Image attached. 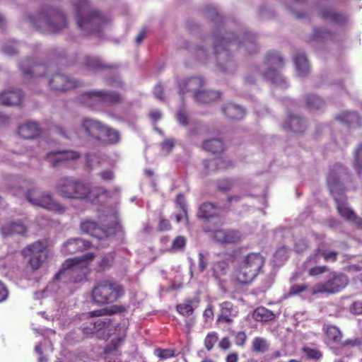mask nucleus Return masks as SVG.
Wrapping results in <instances>:
<instances>
[{"mask_svg":"<svg viewBox=\"0 0 362 362\" xmlns=\"http://www.w3.org/2000/svg\"><path fill=\"white\" fill-rule=\"evenodd\" d=\"M354 159L359 170L362 169V143L354 151Z\"/></svg>","mask_w":362,"mask_h":362,"instance_id":"nucleus-59","label":"nucleus"},{"mask_svg":"<svg viewBox=\"0 0 362 362\" xmlns=\"http://www.w3.org/2000/svg\"><path fill=\"white\" fill-rule=\"evenodd\" d=\"M95 257L93 253L87 252L83 255L66 260L64 268L54 276V279L64 284H75L83 281L86 276L87 264Z\"/></svg>","mask_w":362,"mask_h":362,"instance_id":"nucleus-3","label":"nucleus"},{"mask_svg":"<svg viewBox=\"0 0 362 362\" xmlns=\"http://www.w3.org/2000/svg\"><path fill=\"white\" fill-rule=\"evenodd\" d=\"M124 310V308L122 306L115 305L110 308H104L102 309L90 311L88 313V316L90 317H100V316L111 315L116 313H121Z\"/></svg>","mask_w":362,"mask_h":362,"instance_id":"nucleus-39","label":"nucleus"},{"mask_svg":"<svg viewBox=\"0 0 362 362\" xmlns=\"http://www.w3.org/2000/svg\"><path fill=\"white\" fill-rule=\"evenodd\" d=\"M45 21L49 30L53 33H57L67 26L66 16L59 11L53 10L49 16L45 18Z\"/></svg>","mask_w":362,"mask_h":362,"instance_id":"nucleus-20","label":"nucleus"},{"mask_svg":"<svg viewBox=\"0 0 362 362\" xmlns=\"http://www.w3.org/2000/svg\"><path fill=\"white\" fill-rule=\"evenodd\" d=\"M21 253L23 257L28 259V264L33 271L39 269L48 257L47 245L42 240L27 245Z\"/></svg>","mask_w":362,"mask_h":362,"instance_id":"nucleus-10","label":"nucleus"},{"mask_svg":"<svg viewBox=\"0 0 362 362\" xmlns=\"http://www.w3.org/2000/svg\"><path fill=\"white\" fill-rule=\"evenodd\" d=\"M90 247L89 241L81 238H72L63 245L62 250L66 255L81 252Z\"/></svg>","mask_w":362,"mask_h":362,"instance_id":"nucleus-25","label":"nucleus"},{"mask_svg":"<svg viewBox=\"0 0 362 362\" xmlns=\"http://www.w3.org/2000/svg\"><path fill=\"white\" fill-rule=\"evenodd\" d=\"M81 230L98 240L107 239L115 234V228L109 227L103 228L100 227L96 222L85 221L81 223Z\"/></svg>","mask_w":362,"mask_h":362,"instance_id":"nucleus-15","label":"nucleus"},{"mask_svg":"<svg viewBox=\"0 0 362 362\" xmlns=\"http://www.w3.org/2000/svg\"><path fill=\"white\" fill-rule=\"evenodd\" d=\"M203 148L205 151L216 154L223 152L225 149V146L221 139H212L206 140L203 144Z\"/></svg>","mask_w":362,"mask_h":362,"instance_id":"nucleus-35","label":"nucleus"},{"mask_svg":"<svg viewBox=\"0 0 362 362\" xmlns=\"http://www.w3.org/2000/svg\"><path fill=\"white\" fill-rule=\"evenodd\" d=\"M154 354L160 360H166L175 356V350L172 349L158 348L154 350Z\"/></svg>","mask_w":362,"mask_h":362,"instance_id":"nucleus-52","label":"nucleus"},{"mask_svg":"<svg viewBox=\"0 0 362 362\" xmlns=\"http://www.w3.org/2000/svg\"><path fill=\"white\" fill-rule=\"evenodd\" d=\"M243 198V196L241 195H231L228 196L226 199V202L225 204L224 208L226 210L229 211L231 207V204L233 202L238 203Z\"/></svg>","mask_w":362,"mask_h":362,"instance_id":"nucleus-63","label":"nucleus"},{"mask_svg":"<svg viewBox=\"0 0 362 362\" xmlns=\"http://www.w3.org/2000/svg\"><path fill=\"white\" fill-rule=\"evenodd\" d=\"M345 172V169L340 163L334 164L329 168L327 175V185L332 196L344 194L345 190L341 185L339 176Z\"/></svg>","mask_w":362,"mask_h":362,"instance_id":"nucleus-14","label":"nucleus"},{"mask_svg":"<svg viewBox=\"0 0 362 362\" xmlns=\"http://www.w3.org/2000/svg\"><path fill=\"white\" fill-rule=\"evenodd\" d=\"M247 340V335L244 332H238L235 336V343L239 346H243Z\"/></svg>","mask_w":362,"mask_h":362,"instance_id":"nucleus-64","label":"nucleus"},{"mask_svg":"<svg viewBox=\"0 0 362 362\" xmlns=\"http://www.w3.org/2000/svg\"><path fill=\"white\" fill-rule=\"evenodd\" d=\"M327 337L334 343H339L342 339V333L340 329L334 325H327L323 328Z\"/></svg>","mask_w":362,"mask_h":362,"instance_id":"nucleus-38","label":"nucleus"},{"mask_svg":"<svg viewBox=\"0 0 362 362\" xmlns=\"http://www.w3.org/2000/svg\"><path fill=\"white\" fill-rule=\"evenodd\" d=\"M318 251L321 252L322 257L325 262H335L337 260L339 252L327 250L326 243L324 242L318 244Z\"/></svg>","mask_w":362,"mask_h":362,"instance_id":"nucleus-45","label":"nucleus"},{"mask_svg":"<svg viewBox=\"0 0 362 362\" xmlns=\"http://www.w3.org/2000/svg\"><path fill=\"white\" fill-rule=\"evenodd\" d=\"M332 37L333 33L330 30L321 28H315L310 36V40L313 41L322 42L327 40H332Z\"/></svg>","mask_w":362,"mask_h":362,"instance_id":"nucleus-40","label":"nucleus"},{"mask_svg":"<svg viewBox=\"0 0 362 362\" xmlns=\"http://www.w3.org/2000/svg\"><path fill=\"white\" fill-rule=\"evenodd\" d=\"M308 285H306L305 284H293L289 288L288 295L291 296L298 295L300 293L306 291L308 289Z\"/></svg>","mask_w":362,"mask_h":362,"instance_id":"nucleus-57","label":"nucleus"},{"mask_svg":"<svg viewBox=\"0 0 362 362\" xmlns=\"http://www.w3.org/2000/svg\"><path fill=\"white\" fill-rule=\"evenodd\" d=\"M175 202L176 204V207L183 213L185 219L188 221L187 207L186 204V199L184 194H177Z\"/></svg>","mask_w":362,"mask_h":362,"instance_id":"nucleus-51","label":"nucleus"},{"mask_svg":"<svg viewBox=\"0 0 362 362\" xmlns=\"http://www.w3.org/2000/svg\"><path fill=\"white\" fill-rule=\"evenodd\" d=\"M308 269V274L310 276H318L328 271V267L322 266H311Z\"/></svg>","mask_w":362,"mask_h":362,"instance_id":"nucleus-55","label":"nucleus"},{"mask_svg":"<svg viewBox=\"0 0 362 362\" xmlns=\"http://www.w3.org/2000/svg\"><path fill=\"white\" fill-rule=\"evenodd\" d=\"M284 130L294 134H303L307 128L306 120L296 115H289L283 124Z\"/></svg>","mask_w":362,"mask_h":362,"instance_id":"nucleus-21","label":"nucleus"},{"mask_svg":"<svg viewBox=\"0 0 362 362\" xmlns=\"http://www.w3.org/2000/svg\"><path fill=\"white\" fill-rule=\"evenodd\" d=\"M81 86V83L61 74H53L49 81V88L55 91H66Z\"/></svg>","mask_w":362,"mask_h":362,"instance_id":"nucleus-16","label":"nucleus"},{"mask_svg":"<svg viewBox=\"0 0 362 362\" xmlns=\"http://www.w3.org/2000/svg\"><path fill=\"white\" fill-rule=\"evenodd\" d=\"M221 97V93L218 91L212 90H200L194 94V100L202 104H207L218 100Z\"/></svg>","mask_w":362,"mask_h":362,"instance_id":"nucleus-31","label":"nucleus"},{"mask_svg":"<svg viewBox=\"0 0 362 362\" xmlns=\"http://www.w3.org/2000/svg\"><path fill=\"white\" fill-rule=\"evenodd\" d=\"M265 263V258L259 252H250L240 262L235 273L236 281L241 284L252 282L259 274Z\"/></svg>","mask_w":362,"mask_h":362,"instance_id":"nucleus-5","label":"nucleus"},{"mask_svg":"<svg viewBox=\"0 0 362 362\" xmlns=\"http://www.w3.org/2000/svg\"><path fill=\"white\" fill-rule=\"evenodd\" d=\"M336 119L349 126L361 125V118L356 112L343 111L336 117Z\"/></svg>","mask_w":362,"mask_h":362,"instance_id":"nucleus-30","label":"nucleus"},{"mask_svg":"<svg viewBox=\"0 0 362 362\" xmlns=\"http://www.w3.org/2000/svg\"><path fill=\"white\" fill-rule=\"evenodd\" d=\"M81 127L90 139L103 144L116 145L121 140L118 130L100 120L84 118L81 122Z\"/></svg>","mask_w":362,"mask_h":362,"instance_id":"nucleus-4","label":"nucleus"},{"mask_svg":"<svg viewBox=\"0 0 362 362\" xmlns=\"http://www.w3.org/2000/svg\"><path fill=\"white\" fill-rule=\"evenodd\" d=\"M74 9L77 26L85 35L100 33L109 22L107 16L91 8L88 0H74Z\"/></svg>","mask_w":362,"mask_h":362,"instance_id":"nucleus-2","label":"nucleus"},{"mask_svg":"<svg viewBox=\"0 0 362 362\" xmlns=\"http://www.w3.org/2000/svg\"><path fill=\"white\" fill-rule=\"evenodd\" d=\"M214 239L221 244H236L243 240L240 230L233 228H220L214 232Z\"/></svg>","mask_w":362,"mask_h":362,"instance_id":"nucleus-17","label":"nucleus"},{"mask_svg":"<svg viewBox=\"0 0 362 362\" xmlns=\"http://www.w3.org/2000/svg\"><path fill=\"white\" fill-rule=\"evenodd\" d=\"M83 103L90 107L95 108L102 105H115L122 101V96L115 91L91 90L82 95Z\"/></svg>","mask_w":362,"mask_h":362,"instance_id":"nucleus-9","label":"nucleus"},{"mask_svg":"<svg viewBox=\"0 0 362 362\" xmlns=\"http://www.w3.org/2000/svg\"><path fill=\"white\" fill-rule=\"evenodd\" d=\"M1 231L4 235H20L24 236L28 233V226L23 221H12L3 225Z\"/></svg>","mask_w":362,"mask_h":362,"instance_id":"nucleus-23","label":"nucleus"},{"mask_svg":"<svg viewBox=\"0 0 362 362\" xmlns=\"http://www.w3.org/2000/svg\"><path fill=\"white\" fill-rule=\"evenodd\" d=\"M88 192L86 194V197L84 198L90 201H94L95 199L99 198L102 195H105L107 197L108 192L107 189L103 187H90V185L87 183Z\"/></svg>","mask_w":362,"mask_h":362,"instance_id":"nucleus-46","label":"nucleus"},{"mask_svg":"<svg viewBox=\"0 0 362 362\" xmlns=\"http://www.w3.org/2000/svg\"><path fill=\"white\" fill-rule=\"evenodd\" d=\"M320 16L324 20H329L335 24L344 23L346 18L342 13H336L330 9H322L320 11Z\"/></svg>","mask_w":362,"mask_h":362,"instance_id":"nucleus-34","label":"nucleus"},{"mask_svg":"<svg viewBox=\"0 0 362 362\" xmlns=\"http://www.w3.org/2000/svg\"><path fill=\"white\" fill-rule=\"evenodd\" d=\"M269 345L267 341L262 337H255L251 346L252 351L264 354L268 351Z\"/></svg>","mask_w":362,"mask_h":362,"instance_id":"nucleus-44","label":"nucleus"},{"mask_svg":"<svg viewBox=\"0 0 362 362\" xmlns=\"http://www.w3.org/2000/svg\"><path fill=\"white\" fill-rule=\"evenodd\" d=\"M220 312L218 315L217 321L230 324L233 319L238 315V307L230 301H223L219 304Z\"/></svg>","mask_w":362,"mask_h":362,"instance_id":"nucleus-19","label":"nucleus"},{"mask_svg":"<svg viewBox=\"0 0 362 362\" xmlns=\"http://www.w3.org/2000/svg\"><path fill=\"white\" fill-rule=\"evenodd\" d=\"M110 324V320L108 318L96 319L90 322V325L93 326L95 332L105 329L109 327Z\"/></svg>","mask_w":362,"mask_h":362,"instance_id":"nucleus-54","label":"nucleus"},{"mask_svg":"<svg viewBox=\"0 0 362 362\" xmlns=\"http://www.w3.org/2000/svg\"><path fill=\"white\" fill-rule=\"evenodd\" d=\"M218 337L217 333L212 332L206 334L204 340V345L207 351H211L217 343Z\"/></svg>","mask_w":362,"mask_h":362,"instance_id":"nucleus-50","label":"nucleus"},{"mask_svg":"<svg viewBox=\"0 0 362 362\" xmlns=\"http://www.w3.org/2000/svg\"><path fill=\"white\" fill-rule=\"evenodd\" d=\"M41 130L35 122H28L18 127V134L26 139H35L40 134Z\"/></svg>","mask_w":362,"mask_h":362,"instance_id":"nucleus-29","label":"nucleus"},{"mask_svg":"<svg viewBox=\"0 0 362 362\" xmlns=\"http://www.w3.org/2000/svg\"><path fill=\"white\" fill-rule=\"evenodd\" d=\"M80 156L81 154L77 151L66 150L49 152L47 154L46 158L52 167H57L65 162L75 160Z\"/></svg>","mask_w":362,"mask_h":362,"instance_id":"nucleus-18","label":"nucleus"},{"mask_svg":"<svg viewBox=\"0 0 362 362\" xmlns=\"http://www.w3.org/2000/svg\"><path fill=\"white\" fill-rule=\"evenodd\" d=\"M211 165H216V168L212 170H228L233 167V162L230 160L221 157L216 158L211 161L206 160V169L209 171Z\"/></svg>","mask_w":362,"mask_h":362,"instance_id":"nucleus-36","label":"nucleus"},{"mask_svg":"<svg viewBox=\"0 0 362 362\" xmlns=\"http://www.w3.org/2000/svg\"><path fill=\"white\" fill-rule=\"evenodd\" d=\"M222 112L226 117L230 120L238 121L244 118L245 110L240 105L228 103L222 107Z\"/></svg>","mask_w":362,"mask_h":362,"instance_id":"nucleus-28","label":"nucleus"},{"mask_svg":"<svg viewBox=\"0 0 362 362\" xmlns=\"http://www.w3.org/2000/svg\"><path fill=\"white\" fill-rule=\"evenodd\" d=\"M274 314L272 311L264 307H258L252 314L253 318L258 322H268L274 318Z\"/></svg>","mask_w":362,"mask_h":362,"instance_id":"nucleus-37","label":"nucleus"},{"mask_svg":"<svg viewBox=\"0 0 362 362\" xmlns=\"http://www.w3.org/2000/svg\"><path fill=\"white\" fill-rule=\"evenodd\" d=\"M349 283V280L346 274L334 272L330 273L329 278L326 281L316 284L312 288L311 294H335L344 289Z\"/></svg>","mask_w":362,"mask_h":362,"instance_id":"nucleus-8","label":"nucleus"},{"mask_svg":"<svg viewBox=\"0 0 362 362\" xmlns=\"http://www.w3.org/2000/svg\"><path fill=\"white\" fill-rule=\"evenodd\" d=\"M124 295L122 286L113 281L102 280L92 289V299L97 305H106L116 302Z\"/></svg>","mask_w":362,"mask_h":362,"instance_id":"nucleus-6","label":"nucleus"},{"mask_svg":"<svg viewBox=\"0 0 362 362\" xmlns=\"http://www.w3.org/2000/svg\"><path fill=\"white\" fill-rule=\"evenodd\" d=\"M197 216L200 219L209 221L218 217V208L211 202H204L199 206Z\"/></svg>","mask_w":362,"mask_h":362,"instance_id":"nucleus-27","label":"nucleus"},{"mask_svg":"<svg viewBox=\"0 0 362 362\" xmlns=\"http://www.w3.org/2000/svg\"><path fill=\"white\" fill-rule=\"evenodd\" d=\"M234 184V180L223 179L218 181L216 187L219 191L226 192L233 189Z\"/></svg>","mask_w":362,"mask_h":362,"instance_id":"nucleus-53","label":"nucleus"},{"mask_svg":"<svg viewBox=\"0 0 362 362\" xmlns=\"http://www.w3.org/2000/svg\"><path fill=\"white\" fill-rule=\"evenodd\" d=\"M322 257L321 252L318 251V245L305 259L303 263L304 268H309L311 266L317 264Z\"/></svg>","mask_w":362,"mask_h":362,"instance_id":"nucleus-49","label":"nucleus"},{"mask_svg":"<svg viewBox=\"0 0 362 362\" xmlns=\"http://www.w3.org/2000/svg\"><path fill=\"white\" fill-rule=\"evenodd\" d=\"M55 190L64 199H84L88 192L87 183L70 177H64L57 180Z\"/></svg>","mask_w":362,"mask_h":362,"instance_id":"nucleus-7","label":"nucleus"},{"mask_svg":"<svg viewBox=\"0 0 362 362\" xmlns=\"http://www.w3.org/2000/svg\"><path fill=\"white\" fill-rule=\"evenodd\" d=\"M83 64L88 70L90 71L113 68L112 66L104 63L100 59L92 57H86L83 61Z\"/></svg>","mask_w":362,"mask_h":362,"instance_id":"nucleus-33","label":"nucleus"},{"mask_svg":"<svg viewBox=\"0 0 362 362\" xmlns=\"http://www.w3.org/2000/svg\"><path fill=\"white\" fill-rule=\"evenodd\" d=\"M185 49L189 50L195 57L200 60L207 58L206 50L202 46L187 44Z\"/></svg>","mask_w":362,"mask_h":362,"instance_id":"nucleus-48","label":"nucleus"},{"mask_svg":"<svg viewBox=\"0 0 362 362\" xmlns=\"http://www.w3.org/2000/svg\"><path fill=\"white\" fill-rule=\"evenodd\" d=\"M171 223L170 221L167 218H161L159 221L158 225V230L163 232L166 230H170L171 229Z\"/></svg>","mask_w":362,"mask_h":362,"instance_id":"nucleus-62","label":"nucleus"},{"mask_svg":"<svg viewBox=\"0 0 362 362\" xmlns=\"http://www.w3.org/2000/svg\"><path fill=\"white\" fill-rule=\"evenodd\" d=\"M20 67L24 76L30 77L44 76L47 69V66L45 64L31 62L30 59H27L23 62Z\"/></svg>","mask_w":362,"mask_h":362,"instance_id":"nucleus-22","label":"nucleus"},{"mask_svg":"<svg viewBox=\"0 0 362 362\" xmlns=\"http://www.w3.org/2000/svg\"><path fill=\"white\" fill-rule=\"evenodd\" d=\"M264 62L269 68L262 74L263 77L275 84H285V78L277 71V69L281 68L284 65L282 57L276 52H269Z\"/></svg>","mask_w":362,"mask_h":362,"instance_id":"nucleus-12","label":"nucleus"},{"mask_svg":"<svg viewBox=\"0 0 362 362\" xmlns=\"http://www.w3.org/2000/svg\"><path fill=\"white\" fill-rule=\"evenodd\" d=\"M308 248V241L306 238H302L298 239L294 244L295 250L300 253Z\"/></svg>","mask_w":362,"mask_h":362,"instance_id":"nucleus-58","label":"nucleus"},{"mask_svg":"<svg viewBox=\"0 0 362 362\" xmlns=\"http://www.w3.org/2000/svg\"><path fill=\"white\" fill-rule=\"evenodd\" d=\"M187 243L185 237L182 235L177 236L173 241L171 247L173 250H182Z\"/></svg>","mask_w":362,"mask_h":362,"instance_id":"nucleus-56","label":"nucleus"},{"mask_svg":"<svg viewBox=\"0 0 362 362\" xmlns=\"http://www.w3.org/2000/svg\"><path fill=\"white\" fill-rule=\"evenodd\" d=\"M336 209L339 215L345 221L351 223L358 229H362V218L358 216L355 211L349 206L347 197L345 194L333 196Z\"/></svg>","mask_w":362,"mask_h":362,"instance_id":"nucleus-13","label":"nucleus"},{"mask_svg":"<svg viewBox=\"0 0 362 362\" xmlns=\"http://www.w3.org/2000/svg\"><path fill=\"white\" fill-rule=\"evenodd\" d=\"M350 311L354 315H362V300L353 302L350 305Z\"/></svg>","mask_w":362,"mask_h":362,"instance_id":"nucleus-61","label":"nucleus"},{"mask_svg":"<svg viewBox=\"0 0 362 362\" xmlns=\"http://www.w3.org/2000/svg\"><path fill=\"white\" fill-rule=\"evenodd\" d=\"M301 351L305 356L306 359L311 360L315 362L319 361L323 357L322 352L315 347L305 346L301 349Z\"/></svg>","mask_w":362,"mask_h":362,"instance_id":"nucleus-42","label":"nucleus"},{"mask_svg":"<svg viewBox=\"0 0 362 362\" xmlns=\"http://www.w3.org/2000/svg\"><path fill=\"white\" fill-rule=\"evenodd\" d=\"M228 263L226 260L222 259L213 263L212 272L213 276L216 279H220L221 276L226 274L228 270Z\"/></svg>","mask_w":362,"mask_h":362,"instance_id":"nucleus-41","label":"nucleus"},{"mask_svg":"<svg viewBox=\"0 0 362 362\" xmlns=\"http://www.w3.org/2000/svg\"><path fill=\"white\" fill-rule=\"evenodd\" d=\"M23 98L19 89L4 91L0 93V104L7 106L18 105Z\"/></svg>","mask_w":362,"mask_h":362,"instance_id":"nucleus-26","label":"nucleus"},{"mask_svg":"<svg viewBox=\"0 0 362 362\" xmlns=\"http://www.w3.org/2000/svg\"><path fill=\"white\" fill-rule=\"evenodd\" d=\"M294 63L297 73L299 76H305L309 73V63L303 53L298 52L295 54Z\"/></svg>","mask_w":362,"mask_h":362,"instance_id":"nucleus-32","label":"nucleus"},{"mask_svg":"<svg viewBox=\"0 0 362 362\" xmlns=\"http://www.w3.org/2000/svg\"><path fill=\"white\" fill-rule=\"evenodd\" d=\"M204 85V81L202 77L194 76L183 80L179 84V88L181 93L185 94L188 92H199L200 88Z\"/></svg>","mask_w":362,"mask_h":362,"instance_id":"nucleus-24","label":"nucleus"},{"mask_svg":"<svg viewBox=\"0 0 362 362\" xmlns=\"http://www.w3.org/2000/svg\"><path fill=\"white\" fill-rule=\"evenodd\" d=\"M176 119L180 124L182 126H187L189 124L188 117L186 112L184 110H180L176 114Z\"/></svg>","mask_w":362,"mask_h":362,"instance_id":"nucleus-60","label":"nucleus"},{"mask_svg":"<svg viewBox=\"0 0 362 362\" xmlns=\"http://www.w3.org/2000/svg\"><path fill=\"white\" fill-rule=\"evenodd\" d=\"M212 38L214 54L218 66L223 70L225 69V64L230 60L231 56L228 52L230 47L234 45L239 48L243 47L250 54L255 53L257 50L255 36L250 33H245L241 40L231 33H214Z\"/></svg>","mask_w":362,"mask_h":362,"instance_id":"nucleus-1","label":"nucleus"},{"mask_svg":"<svg viewBox=\"0 0 362 362\" xmlns=\"http://www.w3.org/2000/svg\"><path fill=\"white\" fill-rule=\"evenodd\" d=\"M25 197L32 204L41 206L58 214L65 211V207L56 201L50 193L39 194L38 191L28 189Z\"/></svg>","mask_w":362,"mask_h":362,"instance_id":"nucleus-11","label":"nucleus"},{"mask_svg":"<svg viewBox=\"0 0 362 362\" xmlns=\"http://www.w3.org/2000/svg\"><path fill=\"white\" fill-rule=\"evenodd\" d=\"M305 102L307 107L310 109H319L324 105V101L315 95H307L305 98Z\"/></svg>","mask_w":362,"mask_h":362,"instance_id":"nucleus-47","label":"nucleus"},{"mask_svg":"<svg viewBox=\"0 0 362 362\" xmlns=\"http://www.w3.org/2000/svg\"><path fill=\"white\" fill-rule=\"evenodd\" d=\"M194 302L199 303V300L194 299H187L182 303L177 305L176 310L180 315L185 317H189L194 313L192 304Z\"/></svg>","mask_w":362,"mask_h":362,"instance_id":"nucleus-43","label":"nucleus"}]
</instances>
